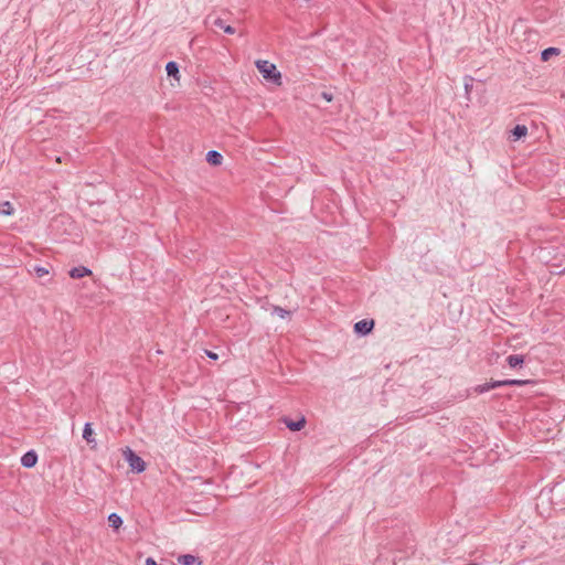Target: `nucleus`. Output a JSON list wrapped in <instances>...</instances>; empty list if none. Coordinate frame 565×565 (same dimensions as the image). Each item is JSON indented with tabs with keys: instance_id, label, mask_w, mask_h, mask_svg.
<instances>
[{
	"instance_id": "obj_1",
	"label": "nucleus",
	"mask_w": 565,
	"mask_h": 565,
	"mask_svg": "<svg viewBox=\"0 0 565 565\" xmlns=\"http://www.w3.org/2000/svg\"><path fill=\"white\" fill-rule=\"evenodd\" d=\"M256 67L265 79L279 83L281 75L275 64L266 60H258L256 61Z\"/></svg>"
},
{
	"instance_id": "obj_2",
	"label": "nucleus",
	"mask_w": 565,
	"mask_h": 565,
	"mask_svg": "<svg viewBox=\"0 0 565 565\" xmlns=\"http://www.w3.org/2000/svg\"><path fill=\"white\" fill-rule=\"evenodd\" d=\"M527 382L523 381V380L492 381V382H489V383H484V384L478 385L476 387V392H478V393H486V392H489L490 390H493V388H497V387H501V386H522V385H524Z\"/></svg>"
},
{
	"instance_id": "obj_3",
	"label": "nucleus",
	"mask_w": 565,
	"mask_h": 565,
	"mask_svg": "<svg viewBox=\"0 0 565 565\" xmlns=\"http://www.w3.org/2000/svg\"><path fill=\"white\" fill-rule=\"evenodd\" d=\"M124 457L126 461L128 462L130 469L134 472L140 473L145 471L146 463L141 457H139L132 449L129 447H126V449L122 451Z\"/></svg>"
},
{
	"instance_id": "obj_4",
	"label": "nucleus",
	"mask_w": 565,
	"mask_h": 565,
	"mask_svg": "<svg viewBox=\"0 0 565 565\" xmlns=\"http://www.w3.org/2000/svg\"><path fill=\"white\" fill-rule=\"evenodd\" d=\"M374 328V321L369 319H363L358 321L354 324V332L360 335L369 334Z\"/></svg>"
},
{
	"instance_id": "obj_5",
	"label": "nucleus",
	"mask_w": 565,
	"mask_h": 565,
	"mask_svg": "<svg viewBox=\"0 0 565 565\" xmlns=\"http://www.w3.org/2000/svg\"><path fill=\"white\" fill-rule=\"evenodd\" d=\"M36 461H38V455L33 450L25 452L21 458V465L25 468L34 467Z\"/></svg>"
},
{
	"instance_id": "obj_6",
	"label": "nucleus",
	"mask_w": 565,
	"mask_h": 565,
	"mask_svg": "<svg viewBox=\"0 0 565 565\" xmlns=\"http://www.w3.org/2000/svg\"><path fill=\"white\" fill-rule=\"evenodd\" d=\"M178 562L181 564V565H201V561L199 559V557L194 556V555H191V554H184V555H180L178 557Z\"/></svg>"
},
{
	"instance_id": "obj_7",
	"label": "nucleus",
	"mask_w": 565,
	"mask_h": 565,
	"mask_svg": "<svg viewBox=\"0 0 565 565\" xmlns=\"http://www.w3.org/2000/svg\"><path fill=\"white\" fill-rule=\"evenodd\" d=\"M223 156L216 150H210L206 153V161L212 166H220L222 163Z\"/></svg>"
},
{
	"instance_id": "obj_8",
	"label": "nucleus",
	"mask_w": 565,
	"mask_h": 565,
	"mask_svg": "<svg viewBox=\"0 0 565 565\" xmlns=\"http://www.w3.org/2000/svg\"><path fill=\"white\" fill-rule=\"evenodd\" d=\"M90 269H88L87 267H84V266H79V267H74L70 270V276L72 278H83L85 276H88L90 275Z\"/></svg>"
},
{
	"instance_id": "obj_9",
	"label": "nucleus",
	"mask_w": 565,
	"mask_h": 565,
	"mask_svg": "<svg viewBox=\"0 0 565 565\" xmlns=\"http://www.w3.org/2000/svg\"><path fill=\"white\" fill-rule=\"evenodd\" d=\"M524 362L523 355L520 354H511L507 358V363L510 367L515 369L521 366Z\"/></svg>"
},
{
	"instance_id": "obj_10",
	"label": "nucleus",
	"mask_w": 565,
	"mask_h": 565,
	"mask_svg": "<svg viewBox=\"0 0 565 565\" xmlns=\"http://www.w3.org/2000/svg\"><path fill=\"white\" fill-rule=\"evenodd\" d=\"M109 526L115 530H118L122 525V518L117 513H110L108 515Z\"/></svg>"
},
{
	"instance_id": "obj_11",
	"label": "nucleus",
	"mask_w": 565,
	"mask_h": 565,
	"mask_svg": "<svg viewBox=\"0 0 565 565\" xmlns=\"http://www.w3.org/2000/svg\"><path fill=\"white\" fill-rule=\"evenodd\" d=\"M286 423V426L292 430V431H298L300 429H302L305 427V424H306V419L302 417L300 418L299 420H289V422H285Z\"/></svg>"
},
{
	"instance_id": "obj_12",
	"label": "nucleus",
	"mask_w": 565,
	"mask_h": 565,
	"mask_svg": "<svg viewBox=\"0 0 565 565\" xmlns=\"http://www.w3.org/2000/svg\"><path fill=\"white\" fill-rule=\"evenodd\" d=\"M213 24L222 30H224L225 33L227 34H234L235 33V29L231 25H226L224 20H222L221 18H217L214 20Z\"/></svg>"
},
{
	"instance_id": "obj_13",
	"label": "nucleus",
	"mask_w": 565,
	"mask_h": 565,
	"mask_svg": "<svg viewBox=\"0 0 565 565\" xmlns=\"http://www.w3.org/2000/svg\"><path fill=\"white\" fill-rule=\"evenodd\" d=\"M14 213V209L9 201L0 202V214L10 216Z\"/></svg>"
},
{
	"instance_id": "obj_14",
	"label": "nucleus",
	"mask_w": 565,
	"mask_h": 565,
	"mask_svg": "<svg viewBox=\"0 0 565 565\" xmlns=\"http://www.w3.org/2000/svg\"><path fill=\"white\" fill-rule=\"evenodd\" d=\"M559 52L561 51L557 47H547V49L542 51L541 58H542V61L546 62V61H548L551 58V56L558 55Z\"/></svg>"
},
{
	"instance_id": "obj_15",
	"label": "nucleus",
	"mask_w": 565,
	"mask_h": 565,
	"mask_svg": "<svg viewBox=\"0 0 565 565\" xmlns=\"http://www.w3.org/2000/svg\"><path fill=\"white\" fill-rule=\"evenodd\" d=\"M527 134V128L524 125H516L512 130V136L514 137V140H518Z\"/></svg>"
},
{
	"instance_id": "obj_16",
	"label": "nucleus",
	"mask_w": 565,
	"mask_h": 565,
	"mask_svg": "<svg viewBox=\"0 0 565 565\" xmlns=\"http://www.w3.org/2000/svg\"><path fill=\"white\" fill-rule=\"evenodd\" d=\"M92 436H93V429L90 427V424L86 423L85 426H84V429H83V438L88 444H90V443L95 441V439Z\"/></svg>"
},
{
	"instance_id": "obj_17",
	"label": "nucleus",
	"mask_w": 565,
	"mask_h": 565,
	"mask_svg": "<svg viewBox=\"0 0 565 565\" xmlns=\"http://www.w3.org/2000/svg\"><path fill=\"white\" fill-rule=\"evenodd\" d=\"M166 71L169 76H175L179 73V65L173 61L168 62L166 65Z\"/></svg>"
},
{
	"instance_id": "obj_18",
	"label": "nucleus",
	"mask_w": 565,
	"mask_h": 565,
	"mask_svg": "<svg viewBox=\"0 0 565 565\" xmlns=\"http://www.w3.org/2000/svg\"><path fill=\"white\" fill-rule=\"evenodd\" d=\"M271 313L280 317L281 319H286L290 316V311L281 308V307H278V306L273 307Z\"/></svg>"
},
{
	"instance_id": "obj_19",
	"label": "nucleus",
	"mask_w": 565,
	"mask_h": 565,
	"mask_svg": "<svg viewBox=\"0 0 565 565\" xmlns=\"http://www.w3.org/2000/svg\"><path fill=\"white\" fill-rule=\"evenodd\" d=\"M463 85H465L466 93L469 94V92L471 90V88L473 86V78L470 76H466Z\"/></svg>"
},
{
	"instance_id": "obj_20",
	"label": "nucleus",
	"mask_w": 565,
	"mask_h": 565,
	"mask_svg": "<svg viewBox=\"0 0 565 565\" xmlns=\"http://www.w3.org/2000/svg\"><path fill=\"white\" fill-rule=\"evenodd\" d=\"M35 273L38 277H43L49 274V270L44 267H35Z\"/></svg>"
},
{
	"instance_id": "obj_21",
	"label": "nucleus",
	"mask_w": 565,
	"mask_h": 565,
	"mask_svg": "<svg viewBox=\"0 0 565 565\" xmlns=\"http://www.w3.org/2000/svg\"><path fill=\"white\" fill-rule=\"evenodd\" d=\"M205 353L212 360H217L218 359V355L216 353L212 352V351L206 350Z\"/></svg>"
},
{
	"instance_id": "obj_22",
	"label": "nucleus",
	"mask_w": 565,
	"mask_h": 565,
	"mask_svg": "<svg viewBox=\"0 0 565 565\" xmlns=\"http://www.w3.org/2000/svg\"><path fill=\"white\" fill-rule=\"evenodd\" d=\"M145 565H159V564H157V562L153 558L148 557L146 559V564Z\"/></svg>"
},
{
	"instance_id": "obj_23",
	"label": "nucleus",
	"mask_w": 565,
	"mask_h": 565,
	"mask_svg": "<svg viewBox=\"0 0 565 565\" xmlns=\"http://www.w3.org/2000/svg\"><path fill=\"white\" fill-rule=\"evenodd\" d=\"M322 96L324 99H327L328 102H331L332 100V95L331 94H328V93H322Z\"/></svg>"
}]
</instances>
